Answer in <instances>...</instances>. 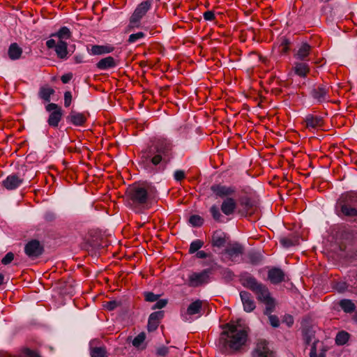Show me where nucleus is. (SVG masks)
I'll list each match as a JSON object with an SVG mask.
<instances>
[{
    "label": "nucleus",
    "instance_id": "8fccbe9b",
    "mask_svg": "<svg viewBox=\"0 0 357 357\" xmlns=\"http://www.w3.org/2000/svg\"><path fill=\"white\" fill-rule=\"evenodd\" d=\"M119 305V303L116 301H111L105 303L104 304L105 308L107 310L112 311L116 309Z\"/></svg>",
    "mask_w": 357,
    "mask_h": 357
},
{
    "label": "nucleus",
    "instance_id": "3c124183",
    "mask_svg": "<svg viewBox=\"0 0 357 357\" xmlns=\"http://www.w3.org/2000/svg\"><path fill=\"white\" fill-rule=\"evenodd\" d=\"M268 315L271 325L275 328L278 327L280 325V320L278 317L276 315H272L271 313Z\"/></svg>",
    "mask_w": 357,
    "mask_h": 357
},
{
    "label": "nucleus",
    "instance_id": "2eb2a0df",
    "mask_svg": "<svg viewBox=\"0 0 357 357\" xmlns=\"http://www.w3.org/2000/svg\"><path fill=\"white\" fill-rule=\"evenodd\" d=\"M43 246L38 240L29 241L24 247L25 254L30 258L34 259L40 256L43 252Z\"/></svg>",
    "mask_w": 357,
    "mask_h": 357
},
{
    "label": "nucleus",
    "instance_id": "423d86ee",
    "mask_svg": "<svg viewBox=\"0 0 357 357\" xmlns=\"http://www.w3.org/2000/svg\"><path fill=\"white\" fill-rule=\"evenodd\" d=\"M253 293H255L259 301L265 304L264 314H269L272 313L275 309V303L274 298L271 296L268 287L265 284H261Z\"/></svg>",
    "mask_w": 357,
    "mask_h": 357
},
{
    "label": "nucleus",
    "instance_id": "e433bc0d",
    "mask_svg": "<svg viewBox=\"0 0 357 357\" xmlns=\"http://www.w3.org/2000/svg\"><path fill=\"white\" fill-rule=\"evenodd\" d=\"M298 241V239L289 237H283L280 239V244L285 248L296 245Z\"/></svg>",
    "mask_w": 357,
    "mask_h": 357
},
{
    "label": "nucleus",
    "instance_id": "a211bd4d",
    "mask_svg": "<svg viewBox=\"0 0 357 357\" xmlns=\"http://www.w3.org/2000/svg\"><path fill=\"white\" fill-rule=\"evenodd\" d=\"M24 179L17 174L8 175L1 183V185L8 190H14L18 188L22 183Z\"/></svg>",
    "mask_w": 357,
    "mask_h": 357
},
{
    "label": "nucleus",
    "instance_id": "79ce46f5",
    "mask_svg": "<svg viewBox=\"0 0 357 357\" xmlns=\"http://www.w3.org/2000/svg\"><path fill=\"white\" fill-rule=\"evenodd\" d=\"M106 355V350L104 347H94L91 350V357H105Z\"/></svg>",
    "mask_w": 357,
    "mask_h": 357
},
{
    "label": "nucleus",
    "instance_id": "412c9836",
    "mask_svg": "<svg viewBox=\"0 0 357 357\" xmlns=\"http://www.w3.org/2000/svg\"><path fill=\"white\" fill-rule=\"evenodd\" d=\"M241 284L254 292L262 283L259 282L257 280L249 273H245L241 277Z\"/></svg>",
    "mask_w": 357,
    "mask_h": 357
},
{
    "label": "nucleus",
    "instance_id": "c9c22d12",
    "mask_svg": "<svg viewBox=\"0 0 357 357\" xmlns=\"http://www.w3.org/2000/svg\"><path fill=\"white\" fill-rule=\"evenodd\" d=\"M349 335L345 331L339 332L335 337V342L338 345H343L349 340Z\"/></svg>",
    "mask_w": 357,
    "mask_h": 357
},
{
    "label": "nucleus",
    "instance_id": "f704fd0d",
    "mask_svg": "<svg viewBox=\"0 0 357 357\" xmlns=\"http://www.w3.org/2000/svg\"><path fill=\"white\" fill-rule=\"evenodd\" d=\"M303 340L305 345H309L311 342L312 343L315 339L314 332L310 329L306 328L303 331Z\"/></svg>",
    "mask_w": 357,
    "mask_h": 357
},
{
    "label": "nucleus",
    "instance_id": "c85d7f7f",
    "mask_svg": "<svg viewBox=\"0 0 357 357\" xmlns=\"http://www.w3.org/2000/svg\"><path fill=\"white\" fill-rule=\"evenodd\" d=\"M86 116L83 113L72 111L68 116V120L74 126H81L86 121Z\"/></svg>",
    "mask_w": 357,
    "mask_h": 357
},
{
    "label": "nucleus",
    "instance_id": "a878e982",
    "mask_svg": "<svg viewBox=\"0 0 357 357\" xmlns=\"http://www.w3.org/2000/svg\"><path fill=\"white\" fill-rule=\"evenodd\" d=\"M311 51L312 47L307 43H303L294 54V58L300 61H308Z\"/></svg>",
    "mask_w": 357,
    "mask_h": 357
},
{
    "label": "nucleus",
    "instance_id": "f257e3e1",
    "mask_svg": "<svg viewBox=\"0 0 357 357\" xmlns=\"http://www.w3.org/2000/svg\"><path fill=\"white\" fill-rule=\"evenodd\" d=\"M174 147L171 139L164 136L154 137L141 151L139 164L147 173L163 172L174 158Z\"/></svg>",
    "mask_w": 357,
    "mask_h": 357
},
{
    "label": "nucleus",
    "instance_id": "b1692460",
    "mask_svg": "<svg viewBox=\"0 0 357 357\" xmlns=\"http://www.w3.org/2000/svg\"><path fill=\"white\" fill-rule=\"evenodd\" d=\"M164 317V311H157L152 312L149 317L147 329L149 332L155 331Z\"/></svg>",
    "mask_w": 357,
    "mask_h": 357
},
{
    "label": "nucleus",
    "instance_id": "4d7b16f0",
    "mask_svg": "<svg viewBox=\"0 0 357 357\" xmlns=\"http://www.w3.org/2000/svg\"><path fill=\"white\" fill-rule=\"evenodd\" d=\"M23 354L26 357H38V355L36 351L29 348L24 349L23 350Z\"/></svg>",
    "mask_w": 357,
    "mask_h": 357
},
{
    "label": "nucleus",
    "instance_id": "864d4df0",
    "mask_svg": "<svg viewBox=\"0 0 357 357\" xmlns=\"http://www.w3.org/2000/svg\"><path fill=\"white\" fill-rule=\"evenodd\" d=\"M14 259V254L13 252H8L4 257L1 259V263L4 265L10 264Z\"/></svg>",
    "mask_w": 357,
    "mask_h": 357
},
{
    "label": "nucleus",
    "instance_id": "aec40b11",
    "mask_svg": "<svg viewBox=\"0 0 357 357\" xmlns=\"http://www.w3.org/2000/svg\"><path fill=\"white\" fill-rule=\"evenodd\" d=\"M240 204L242 209L239 213L243 215L252 214L257 208L256 202L248 196L241 198Z\"/></svg>",
    "mask_w": 357,
    "mask_h": 357
},
{
    "label": "nucleus",
    "instance_id": "2f4dec72",
    "mask_svg": "<svg viewBox=\"0 0 357 357\" xmlns=\"http://www.w3.org/2000/svg\"><path fill=\"white\" fill-rule=\"evenodd\" d=\"M72 36L70 30L67 26H62L59 30L51 35V37H55L58 38V40L66 41L70 39Z\"/></svg>",
    "mask_w": 357,
    "mask_h": 357
},
{
    "label": "nucleus",
    "instance_id": "4468645a",
    "mask_svg": "<svg viewBox=\"0 0 357 357\" xmlns=\"http://www.w3.org/2000/svg\"><path fill=\"white\" fill-rule=\"evenodd\" d=\"M46 46L48 49H54L59 59L66 58L68 54V43L66 41L58 40L56 42L54 39H50L47 40Z\"/></svg>",
    "mask_w": 357,
    "mask_h": 357
},
{
    "label": "nucleus",
    "instance_id": "e2e57ef3",
    "mask_svg": "<svg viewBox=\"0 0 357 357\" xmlns=\"http://www.w3.org/2000/svg\"><path fill=\"white\" fill-rule=\"evenodd\" d=\"M331 0H319L320 2L326 3L330 1Z\"/></svg>",
    "mask_w": 357,
    "mask_h": 357
},
{
    "label": "nucleus",
    "instance_id": "ea45409f",
    "mask_svg": "<svg viewBox=\"0 0 357 357\" xmlns=\"http://www.w3.org/2000/svg\"><path fill=\"white\" fill-rule=\"evenodd\" d=\"M189 222L193 227H201L204 224V219L198 215H192L189 218Z\"/></svg>",
    "mask_w": 357,
    "mask_h": 357
},
{
    "label": "nucleus",
    "instance_id": "37998d69",
    "mask_svg": "<svg viewBox=\"0 0 357 357\" xmlns=\"http://www.w3.org/2000/svg\"><path fill=\"white\" fill-rule=\"evenodd\" d=\"M146 34L144 32L139 31L136 33H132L129 36L128 39V43H135L139 40L144 38Z\"/></svg>",
    "mask_w": 357,
    "mask_h": 357
},
{
    "label": "nucleus",
    "instance_id": "9b49d317",
    "mask_svg": "<svg viewBox=\"0 0 357 357\" xmlns=\"http://www.w3.org/2000/svg\"><path fill=\"white\" fill-rule=\"evenodd\" d=\"M251 357H276L275 354L268 347V342L264 339L257 340L252 351Z\"/></svg>",
    "mask_w": 357,
    "mask_h": 357
},
{
    "label": "nucleus",
    "instance_id": "c756f323",
    "mask_svg": "<svg viewBox=\"0 0 357 357\" xmlns=\"http://www.w3.org/2000/svg\"><path fill=\"white\" fill-rule=\"evenodd\" d=\"M23 50L17 43H11L8 50V55L10 59L15 61L21 58Z\"/></svg>",
    "mask_w": 357,
    "mask_h": 357
},
{
    "label": "nucleus",
    "instance_id": "39448f33",
    "mask_svg": "<svg viewBox=\"0 0 357 357\" xmlns=\"http://www.w3.org/2000/svg\"><path fill=\"white\" fill-rule=\"evenodd\" d=\"M244 248L237 242L229 243L225 249L220 253V260L225 263H237L243 254Z\"/></svg>",
    "mask_w": 357,
    "mask_h": 357
},
{
    "label": "nucleus",
    "instance_id": "f03ea898",
    "mask_svg": "<svg viewBox=\"0 0 357 357\" xmlns=\"http://www.w3.org/2000/svg\"><path fill=\"white\" fill-rule=\"evenodd\" d=\"M249 329L234 324H227L220 333L219 342L225 352H242L248 340Z\"/></svg>",
    "mask_w": 357,
    "mask_h": 357
},
{
    "label": "nucleus",
    "instance_id": "7c9ffc66",
    "mask_svg": "<svg viewBox=\"0 0 357 357\" xmlns=\"http://www.w3.org/2000/svg\"><path fill=\"white\" fill-rule=\"evenodd\" d=\"M114 47L111 45H95L91 47L90 52L93 55H101L111 53L114 50Z\"/></svg>",
    "mask_w": 357,
    "mask_h": 357
},
{
    "label": "nucleus",
    "instance_id": "1a4fd4ad",
    "mask_svg": "<svg viewBox=\"0 0 357 357\" xmlns=\"http://www.w3.org/2000/svg\"><path fill=\"white\" fill-rule=\"evenodd\" d=\"M330 88L325 84L314 85L310 92V96L317 103L328 102L330 100Z\"/></svg>",
    "mask_w": 357,
    "mask_h": 357
},
{
    "label": "nucleus",
    "instance_id": "09e8293b",
    "mask_svg": "<svg viewBox=\"0 0 357 357\" xmlns=\"http://www.w3.org/2000/svg\"><path fill=\"white\" fill-rule=\"evenodd\" d=\"M169 354V348L165 346H161L156 349L155 354L158 356L165 357Z\"/></svg>",
    "mask_w": 357,
    "mask_h": 357
},
{
    "label": "nucleus",
    "instance_id": "4be33fe9",
    "mask_svg": "<svg viewBox=\"0 0 357 357\" xmlns=\"http://www.w3.org/2000/svg\"><path fill=\"white\" fill-rule=\"evenodd\" d=\"M285 273L280 268L273 267L268 272V279L273 284H278L285 280Z\"/></svg>",
    "mask_w": 357,
    "mask_h": 357
},
{
    "label": "nucleus",
    "instance_id": "6e6d98bb",
    "mask_svg": "<svg viewBox=\"0 0 357 357\" xmlns=\"http://www.w3.org/2000/svg\"><path fill=\"white\" fill-rule=\"evenodd\" d=\"M72 101V94L70 91H66L64 93V105L68 107L70 105Z\"/></svg>",
    "mask_w": 357,
    "mask_h": 357
},
{
    "label": "nucleus",
    "instance_id": "f3484780",
    "mask_svg": "<svg viewBox=\"0 0 357 357\" xmlns=\"http://www.w3.org/2000/svg\"><path fill=\"white\" fill-rule=\"evenodd\" d=\"M229 241L228 235L222 230L215 231L212 236L211 243L212 247L222 248L227 246Z\"/></svg>",
    "mask_w": 357,
    "mask_h": 357
},
{
    "label": "nucleus",
    "instance_id": "cd10ccee",
    "mask_svg": "<svg viewBox=\"0 0 357 357\" xmlns=\"http://www.w3.org/2000/svg\"><path fill=\"white\" fill-rule=\"evenodd\" d=\"M310 66L306 61L295 62L293 67V71L294 73L296 75L303 78L307 76L310 73Z\"/></svg>",
    "mask_w": 357,
    "mask_h": 357
},
{
    "label": "nucleus",
    "instance_id": "0e129e2a",
    "mask_svg": "<svg viewBox=\"0 0 357 357\" xmlns=\"http://www.w3.org/2000/svg\"><path fill=\"white\" fill-rule=\"evenodd\" d=\"M290 318H291V319H292V317H290ZM292 324H293V320H291V324H290V325H291Z\"/></svg>",
    "mask_w": 357,
    "mask_h": 357
},
{
    "label": "nucleus",
    "instance_id": "c03bdc74",
    "mask_svg": "<svg viewBox=\"0 0 357 357\" xmlns=\"http://www.w3.org/2000/svg\"><path fill=\"white\" fill-rule=\"evenodd\" d=\"M146 339V335L144 332L138 334L132 340V345L139 348Z\"/></svg>",
    "mask_w": 357,
    "mask_h": 357
},
{
    "label": "nucleus",
    "instance_id": "a19ab883",
    "mask_svg": "<svg viewBox=\"0 0 357 357\" xmlns=\"http://www.w3.org/2000/svg\"><path fill=\"white\" fill-rule=\"evenodd\" d=\"M210 213L213 217V218L218 222H221V218H222V215H221V213L220 211L219 208L216 205H213L210 208Z\"/></svg>",
    "mask_w": 357,
    "mask_h": 357
},
{
    "label": "nucleus",
    "instance_id": "49530a36",
    "mask_svg": "<svg viewBox=\"0 0 357 357\" xmlns=\"http://www.w3.org/2000/svg\"><path fill=\"white\" fill-rule=\"evenodd\" d=\"M144 300L147 302H155L158 301L160 297V295L155 294L151 291H145L144 293Z\"/></svg>",
    "mask_w": 357,
    "mask_h": 357
},
{
    "label": "nucleus",
    "instance_id": "dca6fc26",
    "mask_svg": "<svg viewBox=\"0 0 357 357\" xmlns=\"http://www.w3.org/2000/svg\"><path fill=\"white\" fill-rule=\"evenodd\" d=\"M211 190L217 197L220 198H227L236 192V188L234 186H227L222 184H213L211 187Z\"/></svg>",
    "mask_w": 357,
    "mask_h": 357
},
{
    "label": "nucleus",
    "instance_id": "f8f14e48",
    "mask_svg": "<svg viewBox=\"0 0 357 357\" xmlns=\"http://www.w3.org/2000/svg\"><path fill=\"white\" fill-rule=\"evenodd\" d=\"M345 239L349 241L348 244L341 242L339 245V249L342 252V255L349 258L357 257V250L354 252L356 241L352 234L349 233L346 234Z\"/></svg>",
    "mask_w": 357,
    "mask_h": 357
},
{
    "label": "nucleus",
    "instance_id": "ddd939ff",
    "mask_svg": "<svg viewBox=\"0 0 357 357\" xmlns=\"http://www.w3.org/2000/svg\"><path fill=\"white\" fill-rule=\"evenodd\" d=\"M203 303L204 302L199 299L191 303L188 307L186 311L181 312L183 320L188 321H190L191 317L192 316L197 315V317H200L202 314Z\"/></svg>",
    "mask_w": 357,
    "mask_h": 357
},
{
    "label": "nucleus",
    "instance_id": "20e7f679",
    "mask_svg": "<svg viewBox=\"0 0 357 357\" xmlns=\"http://www.w3.org/2000/svg\"><path fill=\"white\" fill-rule=\"evenodd\" d=\"M335 212L340 217L357 219V191L342 193L336 200Z\"/></svg>",
    "mask_w": 357,
    "mask_h": 357
},
{
    "label": "nucleus",
    "instance_id": "9d476101",
    "mask_svg": "<svg viewBox=\"0 0 357 357\" xmlns=\"http://www.w3.org/2000/svg\"><path fill=\"white\" fill-rule=\"evenodd\" d=\"M212 271L211 268H206L199 273L194 272L188 277L190 287H197L207 284L210 281V275Z\"/></svg>",
    "mask_w": 357,
    "mask_h": 357
},
{
    "label": "nucleus",
    "instance_id": "4c0bfd02",
    "mask_svg": "<svg viewBox=\"0 0 357 357\" xmlns=\"http://www.w3.org/2000/svg\"><path fill=\"white\" fill-rule=\"evenodd\" d=\"M204 242L202 240H195L190 243L188 252L190 254H194L199 251V250L202 248Z\"/></svg>",
    "mask_w": 357,
    "mask_h": 357
},
{
    "label": "nucleus",
    "instance_id": "052dcab7",
    "mask_svg": "<svg viewBox=\"0 0 357 357\" xmlns=\"http://www.w3.org/2000/svg\"><path fill=\"white\" fill-rule=\"evenodd\" d=\"M75 62L77 63H79L82 62V59L80 56H75Z\"/></svg>",
    "mask_w": 357,
    "mask_h": 357
},
{
    "label": "nucleus",
    "instance_id": "603ef678",
    "mask_svg": "<svg viewBox=\"0 0 357 357\" xmlns=\"http://www.w3.org/2000/svg\"><path fill=\"white\" fill-rule=\"evenodd\" d=\"M167 304V299H160L156 301L155 304L152 307V310L155 309H162L165 307Z\"/></svg>",
    "mask_w": 357,
    "mask_h": 357
},
{
    "label": "nucleus",
    "instance_id": "5701e85b",
    "mask_svg": "<svg viewBox=\"0 0 357 357\" xmlns=\"http://www.w3.org/2000/svg\"><path fill=\"white\" fill-rule=\"evenodd\" d=\"M119 61L114 57L109 56L101 59L96 63V66L100 70H107L114 68L119 65Z\"/></svg>",
    "mask_w": 357,
    "mask_h": 357
},
{
    "label": "nucleus",
    "instance_id": "7ed1b4c3",
    "mask_svg": "<svg viewBox=\"0 0 357 357\" xmlns=\"http://www.w3.org/2000/svg\"><path fill=\"white\" fill-rule=\"evenodd\" d=\"M151 186L147 183H133L126 190L127 200L135 210L144 208L150 199Z\"/></svg>",
    "mask_w": 357,
    "mask_h": 357
},
{
    "label": "nucleus",
    "instance_id": "a18cd8bd",
    "mask_svg": "<svg viewBox=\"0 0 357 357\" xmlns=\"http://www.w3.org/2000/svg\"><path fill=\"white\" fill-rule=\"evenodd\" d=\"M319 342V340H314L311 345L310 357H326V355L324 352L320 353L319 355L317 354V344Z\"/></svg>",
    "mask_w": 357,
    "mask_h": 357
},
{
    "label": "nucleus",
    "instance_id": "6e6552de",
    "mask_svg": "<svg viewBox=\"0 0 357 357\" xmlns=\"http://www.w3.org/2000/svg\"><path fill=\"white\" fill-rule=\"evenodd\" d=\"M151 7V0H146L139 3L130 18V25L132 27H139L140 20L146 15Z\"/></svg>",
    "mask_w": 357,
    "mask_h": 357
},
{
    "label": "nucleus",
    "instance_id": "680f3d73",
    "mask_svg": "<svg viewBox=\"0 0 357 357\" xmlns=\"http://www.w3.org/2000/svg\"><path fill=\"white\" fill-rule=\"evenodd\" d=\"M4 280V276L3 274L0 273V285L3 284Z\"/></svg>",
    "mask_w": 357,
    "mask_h": 357
},
{
    "label": "nucleus",
    "instance_id": "13d9d810",
    "mask_svg": "<svg viewBox=\"0 0 357 357\" xmlns=\"http://www.w3.org/2000/svg\"><path fill=\"white\" fill-rule=\"evenodd\" d=\"M195 256L197 258H199V259H205V258L211 257V254L207 253L203 250H199V251L196 252Z\"/></svg>",
    "mask_w": 357,
    "mask_h": 357
},
{
    "label": "nucleus",
    "instance_id": "0eeeda50",
    "mask_svg": "<svg viewBox=\"0 0 357 357\" xmlns=\"http://www.w3.org/2000/svg\"><path fill=\"white\" fill-rule=\"evenodd\" d=\"M47 112H50L47 119L48 125L52 128H57L63 117V110L56 103H49L45 106Z\"/></svg>",
    "mask_w": 357,
    "mask_h": 357
},
{
    "label": "nucleus",
    "instance_id": "58836bf2",
    "mask_svg": "<svg viewBox=\"0 0 357 357\" xmlns=\"http://www.w3.org/2000/svg\"><path fill=\"white\" fill-rule=\"evenodd\" d=\"M291 42L285 37L282 38L280 45L279 46L280 52L282 54H287L290 50Z\"/></svg>",
    "mask_w": 357,
    "mask_h": 357
},
{
    "label": "nucleus",
    "instance_id": "de8ad7c7",
    "mask_svg": "<svg viewBox=\"0 0 357 357\" xmlns=\"http://www.w3.org/2000/svg\"><path fill=\"white\" fill-rule=\"evenodd\" d=\"M185 173L183 170L177 169L174 173V178L177 182H181L185 178Z\"/></svg>",
    "mask_w": 357,
    "mask_h": 357
},
{
    "label": "nucleus",
    "instance_id": "72a5a7b5",
    "mask_svg": "<svg viewBox=\"0 0 357 357\" xmlns=\"http://www.w3.org/2000/svg\"><path fill=\"white\" fill-rule=\"evenodd\" d=\"M340 306L346 313H351L356 309V305L351 300L342 299L340 301Z\"/></svg>",
    "mask_w": 357,
    "mask_h": 357
},
{
    "label": "nucleus",
    "instance_id": "5fc2aeb1",
    "mask_svg": "<svg viewBox=\"0 0 357 357\" xmlns=\"http://www.w3.org/2000/svg\"><path fill=\"white\" fill-rule=\"evenodd\" d=\"M203 17L206 21H213L215 19V15L213 10H207L204 12Z\"/></svg>",
    "mask_w": 357,
    "mask_h": 357
},
{
    "label": "nucleus",
    "instance_id": "bb28decb",
    "mask_svg": "<svg viewBox=\"0 0 357 357\" xmlns=\"http://www.w3.org/2000/svg\"><path fill=\"white\" fill-rule=\"evenodd\" d=\"M236 206V201L232 197H227L222 202L220 208L225 215H230L234 213Z\"/></svg>",
    "mask_w": 357,
    "mask_h": 357
},
{
    "label": "nucleus",
    "instance_id": "6ab92c4d",
    "mask_svg": "<svg viewBox=\"0 0 357 357\" xmlns=\"http://www.w3.org/2000/svg\"><path fill=\"white\" fill-rule=\"evenodd\" d=\"M305 127L308 130L319 129L323 127L324 120L323 117L316 114H309L304 119Z\"/></svg>",
    "mask_w": 357,
    "mask_h": 357
},
{
    "label": "nucleus",
    "instance_id": "393cba45",
    "mask_svg": "<svg viewBox=\"0 0 357 357\" xmlns=\"http://www.w3.org/2000/svg\"><path fill=\"white\" fill-rule=\"evenodd\" d=\"M240 297L243 303V309L245 312H250L255 309V302L250 293L242 291L240 292Z\"/></svg>",
    "mask_w": 357,
    "mask_h": 357
},
{
    "label": "nucleus",
    "instance_id": "473e14b6",
    "mask_svg": "<svg viewBox=\"0 0 357 357\" xmlns=\"http://www.w3.org/2000/svg\"><path fill=\"white\" fill-rule=\"evenodd\" d=\"M54 93V90L50 86H42L40 88L38 96L45 102H50L51 96Z\"/></svg>",
    "mask_w": 357,
    "mask_h": 357
},
{
    "label": "nucleus",
    "instance_id": "bf43d9fd",
    "mask_svg": "<svg viewBox=\"0 0 357 357\" xmlns=\"http://www.w3.org/2000/svg\"><path fill=\"white\" fill-rule=\"evenodd\" d=\"M71 77L70 75H64L61 77V79L63 83L66 84L70 80Z\"/></svg>",
    "mask_w": 357,
    "mask_h": 357
}]
</instances>
